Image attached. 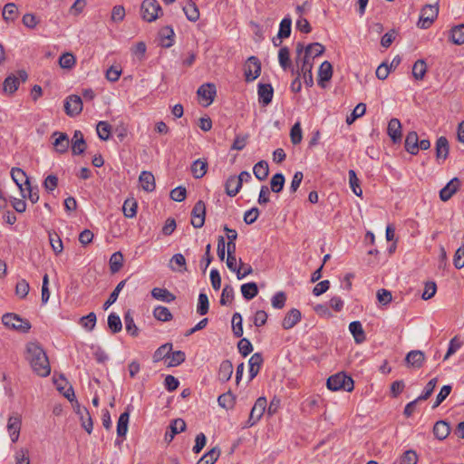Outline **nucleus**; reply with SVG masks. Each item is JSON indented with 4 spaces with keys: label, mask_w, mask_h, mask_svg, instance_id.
Here are the masks:
<instances>
[{
    "label": "nucleus",
    "mask_w": 464,
    "mask_h": 464,
    "mask_svg": "<svg viewBox=\"0 0 464 464\" xmlns=\"http://www.w3.org/2000/svg\"><path fill=\"white\" fill-rule=\"evenodd\" d=\"M27 360L30 365L37 375L41 377H46L51 372V366L49 359L42 348L37 343H29L26 345Z\"/></svg>",
    "instance_id": "obj_1"
},
{
    "label": "nucleus",
    "mask_w": 464,
    "mask_h": 464,
    "mask_svg": "<svg viewBox=\"0 0 464 464\" xmlns=\"http://www.w3.org/2000/svg\"><path fill=\"white\" fill-rule=\"evenodd\" d=\"M326 386L331 391H346L352 392L353 390V380L352 377L343 372H339L330 376L327 379Z\"/></svg>",
    "instance_id": "obj_2"
},
{
    "label": "nucleus",
    "mask_w": 464,
    "mask_h": 464,
    "mask_svg": "<svg viewBox=\"0 0 464 464\" xmlns=\"http://www.w3.org/2000/svg\"><path fill=\"white\" fill-rule=\"evenodd\" d=\"M2 322L6 327L21 333H28L32 327L31 323L27 319L22 318L14 313L5 314L2 317Z\"/></svg>",
    "instance_id": "obj_3"
},
{
    "label": "nucleus",
    "mask_w": 464,
    "mask_h": 464,
    "mask_svg": "<svg viewBox=\"0 0 464 464\" xmlns=\"http://www.w3.org/2000/svg\"><path fill=\"white\" fill-rule=\"evenodd\" d=\"M143 20L151 23L163 14L162 8L157 0H144L140 5Z\"/></svg>",
    "instance_id": "obj_4"
},
{
    "label": "nucleus",
    "mask_w": 464,
    "mask_h": 464,
    "mask_svg": "<svg viewBox=\"0 0 464 464\" xmlns=\"http://www.w3.org/2000/svg\"><path fill=\"white\" fill-rule=\"evenodd\" d=\"M439 14L438 5H426L420 11V19L417 25L421 29L429 28L434 20L437 18Z\"/></svg>",
    "instance_id": "obj_5"
},
{
    "label": "nucleus",
    "mask_w": 464,
    "mask_h": 464,
    "mask_svg": "<svg viewBox=\"0 0 464 464\" xmlns=\"http://www.w3.org/2000/svg\"><path fill=\"white\" fill-rule=\"evenodd\" d=\"M266 406L267 401L266 397L257 398L251 409L248 420H246L245 427H252L256 424L264 415Z\"/></svg>",
    "instance_id": "obj_6"
},
{
    "label": "nucleus",
    "mask_w": 464,
    "mask_h": 464,
    "mask_svg": "<svg viewBox=\"0 0 464 464\" xmlns=\"http://www.w3.org/2000/svg\"><path fill=\"white\" fill-rule=\"evenodd\" d=\"M65 113L70 117L79 115L82 111V100L76 94L69 95L64 102Z\"/></svg>",
    "instance_id": "obj_7"
},
{
    "label": "nucleus",
    "mask_w": 464,
    "mask_h": 464,
    "mask_svg": "<svg viewBox=\"0 0 464 464\" xmlns=\"http://www.w3.org/2000/svg\"><path fill=\"white\" fill-rule=\"evenodd\" d=\"M206 206L204 201L198 200L191 211V225L195 228H200L205 224Z\"/></svg>",
    "instance_id": "obj_8"
},
{
    "label": "nucleus",
    "mask_w": 464,
    "mask_h": 464,
    "mask_svg": "<svg viewBox=\"0 0 464 464\" xmlns=\"http://www.w3.org/2000/svg\"><path fill=\"white\" fill-rule=\"evenodd\" d=\"M245 77L246 82H253L261 73V63L256 56H250L246 64Z\"/></svg>",
    "instance_id": "obj_9"
},
{
    "label": "nucleus",
    "mask_w": 464,
    "mask_h": 464,
    "mask_svg": "<svg viewBox=\"0 0 464 464\" xmlns=\"http://www.w3.org/2000/svg\"><path fill=\"white\" fill-rule=\"evenodd\" d=\"M461 181L459 178L455 177L451 179L445 187L440 190V200L446 202L450 200L454 194H456L460 188Z\"/></svg>",
    "instance_id": "obj_10"
},
{
    "label": "nucleus",
    "mask_w": 464,
    "mask_h": 464,
    "mask_svg": "<svg viewBox=\"0 0 464 464\" xmlns=\"http://www.w3.org/2000/svg\"><path fill=\"white\" fill-rule=\"evenodd\" d=\"M52 137H56L53 141L54 150L59 154L66 153L70 146L69 136L64 132L54 131Z\"/></svg>",
    "instance_id": "obj_11"
},
{
    "label": "nucleus",
    "mask_w": 464,
    "mask_h": 464,
    "mask_svg": "<svg viewBox=\"0 0 464 464\" xmlns=\"http://www.w3.org/2000/svg\"><path fill=\"white\" fill-rule=\"evenodd\" d=\"M258 101L263 106H267L271 103L274 89L270 83H259L257 86Z\"/></svg>",
    "instance_id": "obj_12"
},
{
    "label": "nucleus",
    "mask_w": 464,
    "mask_h": 464,
    "mask_svg": "<svg viewBox=\"0 0 464 464\" xmlns=\"http://www.w3.org/2000/svg\"><path fill=\"white\" fill-rule=\"evenodd\" d=\"M333 76V66L328 61H324L319 67L317 83L320 87L325 88V82Z\"/></svg>",
    "instance_id": "obj_13"
},
{
    "label": "nucleus",
    "mask_w": 464,
    "mask_h": 464,
    "mask_svg": "<svg viewBox=\"0 0 464 464\" xmlns=\"http://www.w3.org/2000/svg\"><path fill=\"white\" fill-rule=\"evenodd\" d=\"M301 312L296 308H292L285 315L282 321V327L285 330H289L293 328L295 325H296L301 321Z\"/></svg>",
    "instance_id": "obj_14"
},
{
    "label": "nucleus",
    "mask_w": 464,
    "mask_h": 464,
    "mask_svg": "<svg viewBox=\"0 0 464 464\" xmlns=\"http://www.w3.org/2000/svg\"><path fill=\"white\" fill-rule=\"evenodd\" d=\"M87 148L86 141L81 130H75L72 139V155L82 154Z\"/></svg>",
    "instance_id": "obj_15"
},
{
    "label": "nucleus",
    "mask_w": 464,
    "mask_h": 464,
    "mask_svg": "<svg viewBox=\"0 0 464 464\" xmlns=\"http://www.w3.org/2000/svg\"><path fill=\"white\" fill-rule=\"evenodd\" d=\"M160 44L164 48H169L174 44L175 33L171 26L162 27L159 32Z\"/></svg>",
    "instance_id": "obj_16"
},
{
    "label": "nucleus",
    "mask_w": 464,
    "mask_h": 464,
    "mask_svg": "<svg viewBox=\"0 0 464 464\" xmlns=\"http://www.w3.org/2000/svg\"><path fill=\"white\" fill-rule=\"evenodd\" d=\"M387 133L393 143H398L401 140V124L397 118L390 120Z\"/></svg>",
    "instance_id": "obj_17"
},
{
    "label": "nucleus",
    "mask_w": 464,
    "mask_h": 464,
    "mask_svg": "<svg viewBox=\"0 0 464 464\" xmlns=\"http://www.w3.org/2000/svg\"><path fill=\"white\" fill-rule=\"evenodd\" d=\"M186 422L182 419H175L169 424V431L165 433V440L170 442L175 435L184 431L186 430Z\"/></svg>",
    "instance_id": "obj_18"
},
{
    "label": "nucleus",
    "mask_w": 464,
    "mask_h": 464,
    "mask_svg": "<svg viewBox=\"0 0 464 464\" xmlns=\"http://www.w3.org/2000/svg\"><path fill=\"white\" fill-rule=\"evenodd\" d=\"M197 93L208 102L207 105H209L215 99L217 89L214 83H205L198 89Z\"/></svg>",
    "instance_id": "obj_19"
},
{
    "label": "nucleus",
    "mask_w": 464,
    "mask_h": 464,
    "mask_svg": "<svg viewBox=\"0 0 464 464\" xmlns=\"http://www.w3.org/2000/svg\"><path fill=\"white\" fill-rule=\"evenodd\" d=\"M21 418L19 416H11L8 419L7 430L10 434L11 440L16 442L18 440L21 430Z\"/></svg>",
    "instance_id": "obj_20"
},
{
    "label": "nucleus",
    "mask_w": 464,
    "mask_h": 464,
    "mask_svg": "<svg viewBox=\"0 0 464 464\" xmlns=\"http://www.w3.org/2000/svg\"><path fill=\"white\" fill-rule=\"evenodd\" d=\"M436 158L438 160H442L443 161L448 158L450 151V145L448 139L444 136H440L437 139L436 146Z\"/></svg>",
    "instance_id": "obj_21"
},
{
    "label": "nucleus",
    "mask_w": 464,
    "mask_h": 464,
    "mask_svg": "<svg viewBox=\"0 0 464 464\" xmlns=\"http://www.w3.org/2000/svg\"><path fill=\"white\" fill-rule=\"evenodd\" d=\"M130 405L126 408V411L122 412L117 422V435L118 437H124L128 431V424L130 414Z\"/></svg>",
    "instance_id": "obj_22"
},
{
    "label": "nucleus",
    "mask_w": 464,
    "mask_h": 464,
    "mask_svg": "<svg viewBox=\"0 0 464 464\" xmlns=\"http://www.w3.org/2000/svg\"><path fill=\"white\" fill-rule=\"evenodd\" d=\"M424 353L419 350L411 351L405 357V362L408 365L414 368H420L424 362Z\"/></svg>",
    "instance_id": "obj_23"
},
{
    "label": "nucleus",
    "mask_w": 464,
    "mask_h": 464,
    "mask_svg": "<svg viewBox=\"0 0 464 464\" xmlns=\"http://www.w3.org/2000/svg\"><path fill=\"white\" fill-rule=\"evenodd\" d=\"M313 63L307 58H302L301 73L303 74L304 84L307 87L314 85V78L312 73Z\"/></svg>",
    "instance_id": "obj_24"
},
{
    "label": "nucleus",
    "mask_w": 464,
    "mask_h": 464,
    "mask_svg": "<svg viewBox=\"0 0 464 464\" xmlns=\"http://www.w3.org/2000/svg\"><path fill=\"white\" fill-rule=\"evenodd\" d=\"M263 361V356L260 353H256L250 357L248 361L250 380H253L258 374Z\"/></svg>",
    "instance_id": "obj_25"
},
{
    "label": "nucleus",
    "mask_w": 464,
    "mask_h": 464,
    "mask_svg": "<svg viewBox=\"0 0 464 464\" xmlns=\"http://www.w3.org/2000/svg\"><path fill=\"white\" fill-rule=\"evenodd\" d=\"M141 188L147 191L151 192L155 189V178L150 171H141L139 177Z\"/></svg>",
    "instance_id": "obj_26"
},
{
    "label": "nucleus",
    "mask_w": 464,
    "mask_h": 464,
    "mask_svg": "<svg viewBox=\"0 0 464 464\" xmlns=\"http://www.w3.org/2000/svg\"><path fill=\"white\" fill-rule=\"evenodd\" d=\"M450 432V427L445 420H438L433 427L434 436L440 440H445Z\"/></svg>",
    "instance_id": "obj_27"
},
{
    "label": "nucleus",
    "mask_w": 464,
    "mask_h": 464,
    "mask_svg": "<svg viewBox=\"0 0 464 464\" xmlns=\"http://www.w3.org/2000/svg\"><path fill=\"white\" fill-rule=\"evenodd\" d=\"M242 188V184L238 182L237 176L232 175L227 178L225 183L226 193L229 197H235Z\"/></svg>",
    "instance_id": "obj_28"
},
{
    "label": "nucleus",
    "mask_w": 464,
    "mask_h": 464,
    "mask_svg": "<svg viewBox=\"0 0 464 464\" xmlns=\"http://www.w3.org/2000/svg\"><path fill=\"white\" fill-rule=\"evenodd\" d=\"M349 330L353 334L356 343H362L365 341L366 336L362 325L359 321H353L349 325Z\"/></svg>",
    "instance_id": "obj_29"
},
{
    "label": "nucleus",
    "mask_w": 464,
    "mask_h": 464,
    "mask_svg": "<svg viewBox=\"0 0 464 464\" xmlns=\"http://www.w3.org/2000/svg\"><path fill=\"white\" fill-rule=\"evenodd\" d=\"M419 137L416 131H410L405 138V150L411 155L418 154Z\"/></svg>",
    "instance_id": "obj_30"
},
{
    "label": "nucleus",
    "mask_w": 464,
    "mask_h": 464,
    "mask_svg": "<svg viewBox=\"0 0 464 464\" xmlns=\"http://www.w3.org/2000/svg\"><path fill=\"white\" fill-rule=\"evenodd\" d=\"M151 295L157 300L170 303L176 299V296L166 288L154 287L151 290Z\"/></svg>",
    "instance_id": "obj_31"
},
{
    "label": "nucleus",
    "mask_w": 464,
    "mask_h": 464,
    "mask_svg": "<svg viewBox=\"0 0 464 464\" xmlns=\"http://www.w3.org/2000/svg\"><path fill=\"white\" fill-rule=\"evenodd\" d=\"M450 39L457 45L464 44V24L455 25L450 29Z\"/></svg>",
    "instance_id": "obj_32"
},
{
    "label": "nucleus",
    "mask_w": 464,
    "mask_h": 464,
    "mask_svg": "<svg viewBox=\"0 0 464 464\" xmlns=\"http://www.w3.org/2000/svg\"><path fill=\"white\" fill-rule=\"evenodd\" d=\"M233 373V364L229 360L221 362L218 370V379L222 382H227Z\"/></svg>",
    "instance_id": "obj_33"
},
{
    "label": "nucleus",
    "mask_w": 464,
    "mask_h": 464,
    "mask_svg": "<svg viewBox=\"0 0 464 464\" xmlns=\"http://www.w3.org/2000/svg\"><path fill=\"white\" fill-rule=\"evenodd\" d=\"M253 172L255 177L258 180H265L268 177L269 174V168L268 163L266 160H260L257 163L255 164L253 168Z\"/></svg>",
    "instance_id": "obj_34"
},
{
    "label": "nucleus",
    "mask_w": 464,
    "mask_h": 464,
    "mask_svg": "<svg viewBox=\"0 0 464 464\" xmlns=\"http://www.w3.org/2000/svg\"><path fill=\"white\" fill-rule=\"evenodd\" d=\"M172 351V343H166L160 346L153 353V362H158L165 358L170 357V353Z\"/></svg>",
    "instance_id": "obj_35"
},
{
    "label": "nucleus",
    "mask_w": 464,
    "mask_h": 464,
    "mask_svg": "<svg viewBox=\"0 0 464 464\" xmlns=\"http://www.w3.org/2000/svg\"><path fill=\"white\" fill-rule=\"evenodd\" d=\"M183 12L188 18V20L191 22H196L199 18V11L197 5L192 1L188 0L187 5L183 7Z\"/></svg>",
    "instance_id": "obj_36"
},
{
    "label": "nucleus",
    "mask_w": 464,
    "mask_h": 464,
    "mask_svg": "<svg viewBox=\"0 0 464 464\" xmlns=\"http://www.w3.org/2000/svg\"><path fill=\"white\" fill-rule=\"evenodd\" d=\"M208 162L200 159L195 160L191 165V172L195 179H201L207 173Z\"/></svg>",
    "instance_id": "obj_37"
},
{
    "label": "nucleus",
    "mask_w": 464,
    "mask_h": 464,
    "mask_svg": "<svg viewBox=\"0 0 464 464\" xmlns=\"http://www.w3.org/2000/svg\"><path fill=\"white\" fill-rule=\"evenodd\" d=\"M325 51L324 46L320 43H313L308 44L304 50V56L303 58H307L310 60V56L313 58L322 55Z\"/></svg>",
    "instance_id": "obj_38"
},
{
    "label": "nucleus",
    "mask_w": 464,
    "mask_h": 464,
    "mask_svg": "<svg viewBox=\"0 0 464 464\" xmlns=\"http://www.w3.org/2000/svg\"><path fill=\"white\" fill-rule=\"evenodd\" d=\"M241 293L245 299L251 300L257 295L258 286L255 282L243 284L241 285Z\"/></svg>",
    "instance_id": "obj_39"
},
{
    "label": "nucleus",
    "mask_w": 464,
    "mask_h": 464,
    "mask_svg": "<svg viewBox=\"0 0 464 464\" xmlns=\"http://www.w3.org/2000/svg\"><path fill=\"white\" fill-rule=\"evenodd\" d=\"M427 72L426 62L422 59L417 60L412 66V76L415 80L420 81Z\"/></svg>",
    "instance_id": "obj_40"
},
{
    "label": "nucleus",
    "mask_w": 464,
    "mask_h": 464,
    "mask_svg": "<svg viewBox=\"0 0 464 464\" xmlns=\"http://www.w3.org/2000/svg\"><path fill=\"white\" fill-rule=\"evenodd\" d=\"M278 62L283 70L290 69L292 66L291 59H290V50L286 46H283L280 48L278 52Z\"/></svg>",
    "instance_id": "obj_41"
},
{
    "label": "nucleus",
    "mask_w": 464,
    "mask_h": 464,
    "mask_svg": "<svg viewBox=\"0 0 464 464\" xmlns=\"http://www.w3.org/2000/svg\"><path fill=\"white\" fill-rule=\"evenodd\" d=\"M220 455V450L218 447L212 448L204 454L196 464H215Z\"/></svg>",
    "instance_id": "obj_42"
},
{
    "label": "nucleus",
    "mask_w": 464,
    "mask_h": 464,
    "mask_svg": "<svg viewBox=\"0 0 464 464\" xmlns=\"http://www.w3.org/2000/svg\"><path fill=\"white\" fill-rule=\"evenodd\" d=\"M18 14L17 6L14 3H8L4 6L3 18L5 22H13Z\"/></svg>",
    "instance_id": "obj_43"
},
{
    "label": "nucleus",
    "mask_w": 464,
    "mask_h": 464,
    "mask_svg": "<svg viewBox=\"0 0 464 464\" xmlns=\"http://www.w3.org/2000/svg\"><path fill=\"white\" fill-rule=\"evenodd\" d=\"M137 202L134 198H127L122 206V211L126 218H134L137 214Z\"/></svg>",
    "instance_id": "obj_44"
},
{
    "label": "nucleus",
    "mask_w": 464,
    "mask_h": 464,
    "mask_svg": "<svg viewBox=\"0 0 464 464\" xmlns=\"http://www.w3.org/2000/svg\"><path fill=\"white\" fill-rule=\"evenodd\" d=\"M124 323H125V328L129 334L131 336H138L139 334V328L134 323V319L131 315L130 311H127L124 314Z\"/></svg>",
    "instance_id": "obj_45"
},
{
    "label": "nucleus",
    "mask_w": 464,
    "mask_h": 464,
    "mask_svg": "<svg viewBox=\"0 0 464 464\" xmlns=\"http://www.w3.org/2000/svg\"><path fill=\"white\" fill-rule=\"evenodd\" d=\"M292 20L290 17H285L279 25L277 36L279 39L288 38L291 34Z\"/></svg>",
    "instance_id": "obj_46"
},
{
    "label": "nucleus",
    "mask_w": 464,
    "mask_h": 464,
    "mask_svg": "<svg viewBox=\"0 0 464 464\" xmlns=\"http://www.w3.org/2000/svg\"><path fill=\"white\" fill-rule=\"evenodd\" d=\"M19 86V80L14 74L7 76L3 84L4 91L10 94L14 93Z\"/></svg>",
    "instance_id": "obj_47"
},
{
    "label": "nucleus",
    "mask_w": 464,
    "mask_h": 464,
    "mask_svg": "<svg viewBox=\"0 0 464 464\" xmlns=\"http://www.w3.org/2000/svg\"><path fill=\"white\" fill-rule=\"evenodd\" d=\"M108 327L112 334H117L121 331L122 324L120 316L115 313H111L108 316Z\"/></svg>",
    "instance_id": "obj_48"
},
{
    "label": "nucleus",
    "mask_w": 464,
    "mask_h": 464,
    "mask_svg": "<svg viewBox=\"0 0 464 464\" xmlns=\"http://www.w3.org/2000/svg\"><path fill=\"white\" fill-rule=\"evenodd\" d=\"M235 401H236V397L230 391L219 395L218 398L219 406L226 408V409L233 408L234 404H235Z\"/></svg>",
    "instance_id": "obj_49"
},
{
    "label": "nucleus",
    "mask_w": 464,
    "mask_h": 464,
    "mask_svg": "<svg viewBox=\"0 0 464 464\" xmlns=\"http://www.w3.org/2000/svg\"><path fill=\"white\" fill-rule=\"evenodd\" d=\"M153 315L157 320L161 322H169L173 317L170 311L167 307L161 305L155 307Z\"/></svg>",
    "instance_id": "obj_50"
},
{
    "label": "nucleus",
    "mask_w": 464,
    "mask_h": 464,
    "mask_svg": "<svg viewBox=\"0 0 464 464\" xmlns=\"http://www.w3.org/2000/svg\"><path fill=\"white\" fill-rule=\"evenodd\" d=\"M285 185V177L282 173L275 174L270 180L271 190L279 193L283 190Z\"/></svg>",
    "instance_id": "obj_51"
},
{
    "label": "nucleus",
    "mask_w": 464,
    "mask_h": 464,
    "mask_svg": "<svg viewBox=\"0 0 464 464\" xmlns=\"http://www.w3.org/2000/svg\"><path fill=\"white\" fill-rule=\"evenodd\" d=\"M348 176H349L350 187H351L353 192L356 196L362 197V188L360 187V180L357 178V175H356L355 171L353 169H350L349 172H348Z\"/></svg>",
    "instance_id": "obj_52"
},
{
    "label": "nucleus",
    "mask_w": 464,
    "mask_h": 464,
    "mask_svg": "<svg viewBox=\"0 0 464 464\" xmlns=\"http://www.w3.org/2000/svg\"><path fill=\"white\" fill-rule=\"evenodd\" d=\"M11 177L15 184L19 187L21 192L24 191L22 182L24 180L26 182L27 176L25 172L19 168H13L11 170Z\"/></svg>",
    "instance_id": "obj_53"
},
{
    "label": "nucleus",
    "mask_w": 464,
    "mask_h": 464,
    "mask_svg": "<svg viewBox=\"0 0 464 464\" xmlns=\"http://www.w3.org/2000/svg\"><path fill=\"white\" fill-rule=\"evenodd\" d=\"M123 265V256L121 252H115L110 258V269L111 273H117Z\"/></svg>",
    "instance_id": "obj_54"
},
{
    "label": "nucleus",
    "mask_w": 464,
    "mask_h": 464,
    "mask_svg": "<svg viewBox=\"0 0 464 464\" xmlns=\"http://www.w3.org/2000/svg\"><path fill=\"white\" fill-rule=\"evenodd\" d=\"M49 241L53 252L58 255L63 252V246L60 236L56 232H49Z\"/></svg>",
    "instance_id": "obj_55"
},
{
    "label": "nucleus",
    "mask_w": 464,
    "mask_h": 464,
    "mask_svg": "<svg viewBox=\"0 0 464 464\" xmlns=\"http://www.w3.org/2000/svg\"><path fill=\"white\" fill-rule=\"evenodd\" d=\"M126 284V280L121 281L115 289L111 293L107 301L103 304V309L107 310L112 304H114L119 296L120 292L122 290Z\"/></svg>",
    "instance_id": "obj_56"
},
{
    "label": "nucleus",
    "mask_w": 464,
    "mask_h": 464,
    "mask_svg": "<svg viewBox=\"0 0 464 464\" xmlns=\"http://www.w3.org/2000/svg\"><path fill=\"white\" fill-rule=\"evenodd\" d=\"M209 310L208 297L205 293H200L197 305V313L200 315H205Z\"/></svg>",
    "instance_id": "obj_57"
},
{
    "label": "nucleus",
    "mask_w": 464,
    "mask_h": 464,
    "mask_svg": "<svg viewBox=\"0 0 464 464\" xmlns=\"http://www.w3.org/2000/svg\"><path fill=\"white\" fill-rule=\"evenodd\" d=\"M96 321H97V317H96L95 313H93V312L89 313L87 315L82 316L80 319V323H81L82 326L84 327L88 331H92L94 329Z\"/></svg>",
    "instance_id": "obj_58"
},
{
    "label": "nucleus",
    "mask_w": 464,
    "mask_h": 464,
    "mask_svg": "<svg viewBox=\"0 0 464 464\" xmlns=\"http://www.w3.org/2000/svg\"><path fill=\"white\" fill-rule=\"evenodd\" d=\"M232 329L236 337L243 335L242 316L239 313H235L232 317Z\"/></svg>",
    "instance_id": "obj_59"
},
{
    "label": "nucleus",
    "mask_w": 464,
    "mask_h": 464,
    "mask_svg": "<svg viewBox=\"0 0 464 464\" xmlns=\"http://www.w3.org/2000/svg\"><path fill=\"white\" fill-rule=\"evenodd\" d=\"M111 125L106 121H100L97 124V134L99 138L102 140H107L110 138L111 135Z\"/></svg>",
    "instance_id": "obj_60"
},
{
    "label": "nucleus",
    "mask_w": 464,
    "mask_h": 464,
    "mask_svg": "<svg viewBox=\"0 0 464 464\" xmlns=\"http://www.w3.org/2000/svg\"><path fill=\"white\" fill-rule=\"evenodd\" d=\"M170 354V361L168 362V367H175L180 365L186 360V354L182 351H171Z\"/></svg>",
    "instance_id": "obj_61"
},
{
    "label": "nucleus",
    "mask_w": 464,
    "mask_h": 464,
    "mask_svg": "<svg viewBox=\"0 0 464 464\" xmlns=\"http://www.w3.org/2000/svg\"><path fill=\"white\" fill-rule=\"evenodd\" d=\"M30 290L29 283L25 279H21L15 285V295L24 299L27 296Z\"/></svg>",
    "instance_id": "obj_62"
},
{
    "label": "nucleus",
    "mask_w": 464,
    "mask_h": 464,
    "mask_svg": "<svg viewBox=\"0 0 464 464\" xmlns=\"http://www.w3.org/2000/svg\"><path fill=\"white\" fill-rule=\"evenodd\" d=\"M302 129L299 121L295 122L290 130L291 142L294 145H297L302 141Z\"/></svg>",
    "instance_id": "obj_63"
},
{
    "label": "nucleus",
    "mask_w": 464,
    "mask_h": 464,
    "mask_svg": "<svg viewBox=\"0 0 464 464\" xmlns=\"http://www.w3.org/2000/svg\"><path fill=\"white\" fill-rule=\"evenodd\" d=\"M76 63L75 57L71 53H63L59 59V64L63 69H71Z\"/></svg>",
    "instance_id": "obj_64"
}]
</instances>
